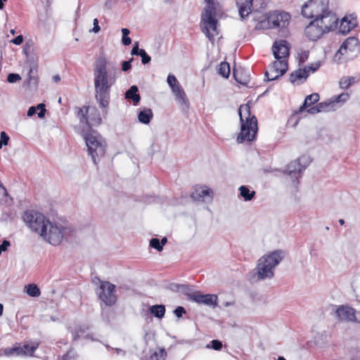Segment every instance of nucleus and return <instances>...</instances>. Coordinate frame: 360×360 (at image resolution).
<instances>
[{"instance_id":"052dcab7","label":"nucleus","mask_w":360,"mask_h":360,"mask_svg":"<svg viewBox=\"0 0 360 360\" xmlns=\"http://www.w3.org/2000/svg\"><path fill=\"white\" fill-rule=\"evenodd\" d=\"M23 41V37L22 35H18L15 38L11 40V42L15 45H20Z\"/></svg>"},{"instance_id":"e2e57ef3","label":"nucleus","mask_w":360,"mask_h":360,"mask_svg":"<svg viewBox=\"0 0 360 360\" xmlns=\"http://www.w3.org/2000/svg\"><path fill=\"white\" fill-rule=\"evenodd\" d=\"M37 112V108H35L34 106H32L29 108L28 111H27V116L29 117H32V115H34Z\"/></svg>"},{"instance_id":"a211bd4d","label":"nucleus","mask_w":360,"mask_h":360,"mask_svg":"<svg viewBox=\"0 0 360 360\" xmlns=\"http://www.w3.org/2000/svg\"><path fill=\"white\" fill-rule=\"evenodd\" d=\"M289 44L285 40L276 41L272 46V51L276 60H286L289 56Z\"/></svg>"},{"instance_id":"2eb2a0df","label":"nucleus","mask_w":360,"mask_h":360,"mask_svg":"<svg viewBox=\"0 0 360 360\" xmlns=\"http://www.w3.org/2000/svg\"><path fill=\"white\" fill-rule=\"evenodd\" d=\"M288 70V63L286 60L274 61L268 68L265 72V77L268 81L277 79L283 75Z\"/></svg>"},{"instance_id":"f8f14e48","label":"nucleus","mask_w":360,"mask_h":360,"mask_svg":"<svg viewBox=\"0 0 360 360\" xmlns=\"http://www.w3.org/2000/svg\"><path fill=\"white\" fill-rule=\"evenodd\" d=\"M240 18L245 19L252 10L257 11L266 6V0H236Z\"/></svg>"},{"instance_id":"49530a36","label":"nucleus","mask_w":360,"mask_h":360,"mask_svg":"<svg viewBox=\"0 0 360 360\" xmlns=\"http://www.w3.org/2000/svg\"><path fill=\"white\" fill-rule=\"evenodd\" d=\"M21 79V77L18 74L10 73L7 77V81L9 83H15Z\"/></svg>"},{"instance_id":"f03ea898","label":"nucleus","mask_w":360,"mask_h":360,"mask_svg":"<svg viewBox=\"0 0 360 360\" xmlns=\"http://www.w3.org/2000/svg\"><path fill=\"white\" fill-rule=\"evenodd\" d=\"M206 6L201 14L200 30L212 43L219 34L217 17L221 14L219 4L214 0H205Z\"/></svg>"},{"instance_id":"c756f323","label":"nucleus","mask_w":360,"mask_h":360,"mask_svg":"<svg viewBox=\"0 0 360 360\" xmlns=\"http://www.w3.org/2000/svg\"><path fill=\"white\" fill-rule=\"evenodd\" d=\"M91 108L89 107H83L79 108L77 112V116L79 118L80 123L83 127L86 128L89 127V124L88 123V120L86 117V114Z\"/></svg>"},{"instance_id":"6e6d98bb","label":"nucleus","mask_w":360,"mask_h":360,"mask_svg":"<svg viewBox=\"0 0 360 360\" xmlns=\"http://www.w3.org/2000/svg\"><path fill=\"white\" fill-rule=\"evenodd\" d=\"M174 313L178 318H180L183 316L184 314L186 313V310L182 307H178L177 308L175 309Z\"/></svg>"},{"instance_id":"423d86ee","label":"nucleus","mask_w":360,"mask_h":360,"mask_svg":"<svg viewBox=\"0 0 360 360\" xmlns=\"http://www.w3.org/2000/svg\"><path fill=\"white\" fill-rule=\"evenodd\" d=\"M70 233V230L69 228L52 222L49 219L48 223L46 224V227L43 229L39 236L50 244L57 245H59L63 239L66 238Z\"/></svg>"},{"instance_id":"603ef678","label":"nucleus","mask_w":360,"mask_h":360,"mask_svg":"<svg viewBox=\"0 0 360 360\" xmlns=\"http://www.w3.org/2000/svg\"><path fill=\"white\" fill-rule=\"evenodd\" d=\"M60 360H76L75 352L72 350H70L63 356L62 359Z\"/></svg>"},{"instance_id":"79ce46f5","label":"nucleus","mask_w":360,"mask_h":360,"mask_svg":"<svg viewBox=\"0 0 360 360\" xmlns=\"http://www.w3.org/2000/svg\"><path fill=\"white\" fill-rule=\"evenodd\" d=\"M239 75H240V73L238 72V71H237L234 69L233 70V77H234L236 81L241 84L246 85L248 82V78L247 77H245L244 78L240 77Z\"/></svg>"},{"instance_id":"8fccbe9b","label":"nucleus","mask_w":360,"mask_h":360,"mask_svg":"<svg viewBox=\"0 0 360 360\" xmlns=\"http://www.w3.org/2000/svg\"><path fill=\"white\" fill-rule=\"evenodd\" d=\"M35 108H37V110H39V112H38V117L39 118L44 117L46 111L45 105L44 103H39Z\"/></svg>"},{"instance_id":"9b49d317","label":"nucleus","mask_w":360,"mask_h":360,"mask_svg":"<svg viewBox=\"0 0 360 360\" xmlns=\"http://www.w3.org/2000/svg\"><path fill=\"white\" fill-rule=\"evenodd\" d=\"M329 0H309L302 7V14L307 18H315L329 11Z\"/></svg>"},{"instance_id":"bf43d9fd","label":"nucleus","mask_w":360,"mask_h":360,"mask_svg":"<svg viewBox=\"0 0 360 360\" xmlns=\"http://www.w3.org/2000/svg\"><path fill=\"white\" fill-rule=\"evenodd\" d=\"M93 24H94V27H93L91 32H93L94 33H98L100 31L101 27H100V26L98 25V20L97 18H95L94 20V23Z\"/></svg>"},{"instance_id":"4468645a","label":"nucleus","mask_w":360,"mask_h":360,"mask_svg":"<svg viewBox=\"0 0 360 360\" xmlns=\"http://www.w3.org/2000/svg\"><path fill=\"white\" fill-rule=\"evenodd\" d=\"M39 344L37 342H31L25 344L23 347H15L12 348H5L0 352V356L5 355L6 356H15L21 355L32 356L34 351L37 349Z\"/></svg>"},{"instance_id":"4c0bfd02","label":"nucleus","mask_w":360,"mask_h":360,"mask_svg":"<svg viewBox=\"0 0 360 360\" xmlns=\"http://www.w3.org/2000/svg\"><path fill=\"white\" fill-rule=\"evenodd\" d=\"M167 356V352L164 348H160L158 352H154L151 356L150 358L153 359V357L156 358V360H160V359H162L163 360H165Z\"/></svg>"},{"instance_id":"69168bd1","label":"nucleus","mask_w":360,"mask_h":360,"mask_svg":"<svg viewBox=\"0 0 360 360\" xmlns=\"http://www.w3.org/2000/svg\"><path fill=\"white\" fill-rule=\"evenodd\" d=\"M53 80L55 82H58L60 80V77L58 75H54L53 77Z\"/></svg>"},{"instance_id":"09e8293b","label":"nucleus","mask_w":360,"mask_h":360,"mask_svg":"<svg viewBox=\"0 0 360 360\" xmlns=\"http://www.w3.org/2000/svg\"><path fill=\"white\" fill-rule=\"evenodd\" d=\"M83 333H84V328H82V326L75 327V330L73 332L74 339L81 338Z\"/></svg>"},{"instance_id":"a18cd8bd","label":"nucleus","mask_w":360,"mask_h":360,"mask_svg":"<svg viewBox=\"0 0 360 360\" xmlns=\"http://www.w3.org/2000/svg\"><path fill=\"white\" fill-rule=\"evenodd\" d=\"M0 136H1V139H0V149H1L3 146L8 145V143L9 141V136L7 135V134L5 131H1Z\"/></svg>"},{"instance_id":"58836bf2","label":"nucleus","mask_w":360,"mask_h":360,"mask_svg":"<svg viewBox=\"0 0 360 360\" xmlns=\"http://www.w3.org/2000/svg\"><path fill=\"white\" fill-rule=\"evenodd\" d=\"M309 52L305 50H300L297 53V60L299 64L304 63L309 58Z\"/></svg>"},{"instance_id":"cd10ccee","label":"nucleus","mask_w":360,"mask_h":360,"mask_svg":"<svg viewBox=\"0 0 360 360\" xmlns=\"http://www.w3.org/2000/svg\"><path fill=\"white\" fill-rule=\"evenodd\" d=\"M148 310L158 319H162L165 314V307L162 304L152 305L149 307Z\"/></svg>"},{"instance_id":"2f4dec72","label":"nucleus","mask_w":360,"mask_h":360,"mask_svg":"<svg viewBox=\"0 0 360 360\" xmlns=\"http://www.w3.org/2000/svg\"><path fill=\"white\" fill-rule=\"evenodd\" d=\"M356 26L355 21H347L343 18L340 22V31L343 33H347Z\"/></svg>"},{"instance_id":"ea45409f","label":"nucleus","mask_w":360,"mask_h":360,"mask_svg":"<svg viewBox=\"0 0 360 360\" xmlns=\"http://www.w3.org/2000/svg\"><path fill=\"white\" fill-rule=\"evenodd\" d=\"M122 44L124 46H128L131 43V39L127 35L129 34V30L127 28H122Z\"/></svg>"},{"instance_id":"20e7f679","label":"nucleus","mask_w":360,"mask_h":360,"mask_svg":"<svg viewBox=\"0 0 360 360\" xmlns=\"http://www.w3.org/2000/svg\"><path fill=\"white\" fill-rule=\"evenodd\" d=\"M240 122V131L236 141L238 143L252 141L257 134V120L251 115L250 108L248 104L241 105L238 110Z\"/></svg>"},{"instance_id":"393cba45","label":"nucleus","mask_w":360,"mask_h":360,"mask_svg":"<svg viewBox=\"0 0 360 360\" xmlns=\"http://www.w3.org/2000/svg\"><path fill=\"white\" fill-rule=\"evenodd\" d=\"M319 100V95L316 93L311 94L307 96L302 106L300 108V112H302L306 110L309 107H310L312 104L316 103Z\"/></svg>"},{"instance_id":"f257e3e1","label":"nucleus","mask_w":360,"mask_h":360,"mask_svg":"<svg viewBox=\"0 0 360 360\" xmlns=\"http://www.w3.org/2000/svg\"><path fill=\"white\" fill-rule=\"evenodd\" d=\"M115 72L108 71L107 60L103 56L96 58L94 68V83L95 98L101 108H108L110 98V89L115 83Z\"/></svg>"},{"instance_id":"9d476101","label":"nucleus","mask_w":360,"mask_h":360,"mask_svg":"<svg viewBox=\"0 0 360 360\" xmlns=\"http://www.w3.org/2000/svg\"><path fill=\"white\" fill-rule=\"evenodd\" d=\"M22 219L30 229L39 235L46 227L49 220L44 215L34 210L25 211L22 214Z\"/></svg>"},{"instance_id":"338daca9","label":"nucleus","mask_w":360,"mask_h":360,"mask_svg":"<svg viewBox=\"0 0 360 360\" xmlns=\"http://www.w3.org/2000/svg\"><path fill=\"white\" fill-rule=\"evenodd\" d=\"M95 123L100 124L101 122V118L100 115H98L95 119H94Z\"/></svg>"},{"instance_id":"a878e982","label":"nucleus","mask_w":360,"mask_h":360,"mask_svg":"<svg viewBox=\"0 0 360 360\" xmlns=\"http://www.w3.org/2000/svg\"><path fill=\"white\" fill-rule=\"evenodd\" d=\"M139 89L136 86H131L125 93V98L131 99L134 105H136L141 99L140 95L138 94Z\"/></svg>"},{"instance_id":"de8ad7c7","label":"nucleus","mask_w":360,"mask_h":360,"mask_svg":"<svg viewBox=\"0 0 360 360\" xmlns=\"http://www.w3.org/2000/svg\"><path fill=\"white\" fill-rule=\"evenodd\" d=\"M140 56L141 57V62L143 65L148 63L151 60L150 57L144 49H141Z\"/></svg>"},{"instance_id":"7c9ffc66","label":"nucleus","mask_w":360,"mask_h":360,"mask_svg":"<svg viewBox=\"0 0 360 360\" xmlns=\"http://www.w3.org/2000/svg\"><path fill=\"white\" fill-rule=\"evenodd\" d=\"M25 292L30 297H37L41 294L39 288L35 284H29L25 286Z\"/></svg>"},{"instance_id":"f704fd0d","label":"nucleus","mask_w":360,"mask_h":360,"mask_svg":"<svg viewBox=\"0 0 360 360\" xmlns=\"http://www.w3.org/2000/svg\"><path fill=\"white\" fill-rule=\"evenodd\" d=\"M355 82V78L353 77H343L339 82L341 89H346Z\"/></svg>"},{"instance_id":"c85d7f7f","label":"nucleus","mask_w":360,"mask_h":360,"mask_svg":"<svg viewBox=\"0 0 360 360\" xmlns=\"http://www.w3.org/2000/svg\"><path fill=\"white\" fill-rule=\"evenodd\" d=\"M153 117V112L150 109H144L138 115L139 121L143 124H148Z\"/></svg>"},{"instance_id":"7ed1b4c3","label":"nucleus","mask_w":360,"mask_h":360,"mask_svg":"<svg viewBox=\"0 0 360 360\" xmlns=\"http://www.w3.org/2000/svg\"><path fill=\"white\" fill-rule=\"evenodd\" d=\"M285 256V252L281 250H276L263 255L257 262L252 279L262 281L271 278L274 275V269L284 259Z\"/></svg>"},{"instance_id":"6ab92c4d","label":"nucleus","mask_w":360,"mask_h":360,"mask_svg":"<svg viewBox=\"0 0 360 360\" xmlns=\"http://www.w3.org/2000/svg\"><path fill=\"white\" fill-rule=\"evenodd\" d=\"M191 198L195 200L210 202L213 198V192L207 186H199L192 193Z\"/></svg>"},{"instance_id":"b1692460","label":"nucleus","mask_w":360,"mask_h":360,"mask_svg":"<svg viewBox=\"0 0 360 360\" xmlns=\"http://www.w3.org/2000/svg\"><path fill=\"white\" fill-rule=\"evenodd\" d=\"M167 82L173 94L183 89L181 85L174 75L169 74L167 76Z\"/></svg>"},{"instance_id":"dca6fc26","label":"nucleus","mask_w":360,"mask_h":360,"mask_svg":"<svg viewBox=\"0 0 360 360\" xmlns=\"http://www.w3.org/2000/svg\"><path fill=\"white\" fill-rule=\"evenodd\" d=\"M314 20L318 21V24H319L320 27L326 33L336 27L338 19L336 15L329 10L321 14V15L317 18H315Z\"/></svg>"},{"instance_id":"6e6552de","label":"nucleus","mask_w":360,"mask_h":360,"mask_svg":"<svg viewBox=\"0 0 360 360\" xmlns=\"http://www.w3.org/2000/svg\"><path fill=\"white\" fill-rule=\"evenodd\" d=\"M360 51L359 40L356 37H348L340 46L335 55V60L342 63L355 58Z\"/></svg>"},{"instance_id":"39448f33","label":"nucleus","mask_w":360,"mask_h":360,"mask_svg":"<svg viewBox=\"0 0 360 360\" xmlns=\"http://www.w3.org/2000/svg\"><path fill=\"white\" fill-rule=\"evenodd\" d=\"M290 18L288 13L273 11L269 13L264 20L260 21L257 27L261 29H276L281 32L283 35H285Z\"/></svg>"},{"instance_id":"c03bdc74","label":"nucleus","mask_w":360,"mask_h":360,"mask_svg":"<svg viewBox=\"0 0 360 360\" xmlns=\"http://www.w3.org/2000/svg\"><path fill=\"white\" fill-rule=\"evenodd\" d=\"M150 246L158 251H162V248L161 246V244L160 243V240L158 238H152L150 240Z\"/></svg>"},{"instance_id":"e433bc0d","label":"nucleus","mask_w":360,"mask_h":360,"mask_svg":"<svg viewBox=\"0 0 360 360\" xmlns=\"http://www.w3.org/2000/svg\"><path fill=\"white\" fill-rule=\"evenodd\" d=\"M176 290L186 295L188 299H190L191 295L194 292V290L188 285L178 284L176 285Z\"/></svg>"},{"instance_id":"3c124183","label":"nucleus","mask_w":360,"mask_h":360,"mask_svg":"<svg viewBox=\"0 0 360 360\" xmlns=\"http://www.w3.org/2000/svg\"><path fill=\"white\" fill-rule=\"evenodd\" d=\"M211 347L214 350H219L222 347V343L217 340H214L211 342ZM207 348H210V346L209 345H207Z\"/></svg>"},{"instance_id":"0e129e2a","label":"nucleus","mask_w":360,"mask_h":360,"mask_svg":"<svg viewBox=\"0 0 360 360\" xmlns=\"http://www.w3.org/2000/svg\"><path fill=\"white\" fill-rule=\"evenodd\" d=\"M167 241V239L166 237H164L163 238H162L161 240H160V243L162 248H163V246L166 244Z\"/></svg>"},{"instance_id":"1a4fd4ad","label":"nucleus","mask_w":360,"mask_h":360,"mask_svg":"<svg viewBox=\"0 0 360 360\" xmlns=\"http://www.w3.org/2000/svg\"><path fill=\"white\" fill-rule=\"evenodd\" d=\"M310 158L307 155H302L297 159L290 162L285 169V174L288 175L295 186H297V180L302 176L304 170L310 163Z\"/></svg>"},{"instance_id":"f3484780","label":"nucleus","mask_w":360,"mask_h":360,"mask_svg":"<svg viewBox=\"0 0 360 360\" xmlns=\"http://www.w3.org/2000/svg\"><path fill=\"white\" fill-rule=\"evenodd\" d=\"M335 314L340 321L360 323V312L356 313L353 308L340 306L336 309Z\"/></svg>"},{"instance_id":"0eeeda50","label":"nucleus","mask_w":360,"mask_h":360,"mask_svg":"<svg viewBox=\"0 0 360 360\" xmlns=\"http://www.w3.org/2000/svg\"><path fill=\"white\" fill-rule=\"evenodd\" d=\"M86 145L94 164L97 163L105 154V144L101 136L95 131H91L84 136Z\"/></svg>"},{"instance_id":"bb28decb","label":"nucleus","mask_w":360,"mask_h":360,"mask_svg":"<svg viewBox=\"0 0 360 360\" xmlns=\"http://www.w3.org/2000/svg\"><path fill=\"white\" fill-rule=\"evenodd\" d=\"M217 296L215 295L206 294L203 295L201 304L215 308L217 305Z\"/></svg>"},{"instance_id":"5fc2aeb1","label":"nucleus","mask_w":360,"mask_h":360,"mask_svg":"<svg viewBox=\"0 0 360 360\" xmlns=\"http://www.w3.org/2000/svg\"><path fill=\"white\" fill-rule=\"evenodd\" d=\"M131 60H133V58H131L129 60L124 61L122 63V71L126 72V71H128L129 70L131 69Z\"/></svg>"},{"instance_id":"c9c22d12","label":"nucleus","mask_w":360,"mask_h":360,"mask_svg":"<svg viewBox=\"0 0 360 360\" xmlns=\"http://www.w3.org/2000/svg\"><path fill=\"white\" fill-rule=\"evenodd\" d=\"M349 98V95L347 93H342L340 94L339 96H334L330 98L331 101L333 102V105L335 106L338 103H345Z\"/></svg>"},{"instance_id":"13d9d810","label":"nucleus","mask_w":360,"mask_h":360,"mask_svg":"<svg viewBox=\"0 0 360 360\" xmlns=\"http://www.w3.org/2000/svg\"><path fill=\"white\" fill-rule=\"evenodd\" d=\"M32 71H33L32 68H30V70H29V72H28V77H29L28 82H29V84L33 83L34 84H37V78L34 76L32 75Z\"/></svg>"},{"instance_id":"4be33fe9","label":"nucleus","mask_w":360,"mask_h":360,"mask_svg":"<svg viewBox=\"0 0 360 360\" xmlns=\"http://www.w3.org/2000/svg\"><path fill=\"white\" fill-rule=\"evenodd\" d=\"M238 198L243 199L244 201H250L255 196V191L254 190H251V188L248 186H240L238 188Z\"/></svg>"},{"instance_id":"473e14b6","label":"nucleus","mask_w":360,"mask_h":360,"mask_svg":"<svg viewBox=\"0 0 360 360\" xmlns=\"http://www.w3.org/2000/svg\"><path fill=\"white\" fill-rule=\"evenodd\" d=\"M230 65L226 62H221L217 69L218 74L224 78H228L230 75Z\"/></svg>"},{"instance_id":"5701e85b","label":"nucleus","mask_w":360,"mask_h":360,"mask_svg":"<svg viewBox=\"0 0 360 360\" xmlns=\"http://www.w3.org/2000/svg\"><path fill=\"white\" fill-rule=\"evenodd\" d=\"M174 96L175 97L176 101L180 105L181 108H182L184 110H187L188 108L189 101L186 96V94L184 89H181L180 91L174 94Z\"/></svg>"},{"instance_id":"864d4df0","label":"nucleus","mask_w":360,"mask_h":360,"mask_svg":"<svg viewBox=\"0 0 360 360\" xmlns=\"http://www.w3.org/2000/svg\"><path fill=\"white\" fill-rule=\"evenodd\" d=\"M11 243L8 240H4L2 243L0 245V255L3 252L7 250L8 248L10 246Z\"/></svg>"},{"instance_id":"680f3d73","label":"nucleus","mask_w":360,"mask_h":360,"mask_svg":"<svg viewBox=\"0 0 360 360\" xmlns=\"http://www.w3.org/2000/svg\"><path fill=\"white\" fill-rule=\"evenodd\" d=\"M307 109V112L309 114L314 115L319 112L318 105H316V106L309 107Z\"/></svg>"},{"instance_id":"37998d69","label":"nucleus","mask_w":360,"mask_h":360,"mask_svg":"<svg viewBox=\"0 0 360 360\" xmlns=\"http://www.w3.org/2000/svg\"><path fill=\"white\" fill-rule=\"evenodd\" d=\"M190 300L195 302L198 304H201V300L203 297V295L200 294L199 291H194L192 295H190Z\"/></svg>"},{"instance_id":"774afa93","label":"nucleus","mask_w":360,"mask_h":360,"mask_svg":"<svg viewBox=\"0 0 360 360\" xmlns=\"http://www.w3.org/2000/svg\"><path fill=\"white\" fill-rule=\"evenodd\" d=\"M115 350H116L117 354H122L123 355L124 354V352L120 349H115Z\"/></svg>"},{"instance_id":"a19ab883","label":"nucleus","mask_w":360,"mask_h":360,"mask_svg":"<svg viewBox=\"0 0 360 360\" xmlns=\"http://www.w3.org/2000/svg\"><path fill=\"white\" fill-rule=\"evenodd\" d=\"M321 63L319 61L311 63L310 65L305 66L304 68L307 69V72L309 75L310 73H314L320 68Z\"/></svg>"},{"instance_id":"4d7b16f0","label":"nucleus","mask_w":360,"mask_h":360,"mask_svg":"<svg viewBox=\"0 0 360 360\" xmlns=\"http://www.w3.org/2000/svg\"><path fill=\"white\" fill-rule=\"evenodd\" d=\"M131 54L133 56H140L141 49H139V42H135L134 47L131 51Z\"/></svg>"},{"instance_id":"72a5a7b5","label":"nucleus","mask_w":360,"mask_h":360,"mask_svg":"<svg viewBox=\"0 0 360 360\" xmlns=\"http://www.w3.org/2000/svg\"><path fill=\"white\" fill-rule=\"evenodd\" d=\"M319 107V112H329L335 110V106L333 105L331 100L326 102H321L317 104Z\"/></svg>"},{"instance_id":"aec40b11","label":"nucleus","mask_w":360,"mask_h":360,"mask_svg":"<svg viewBox=\"0 0 360 360\" xmlns=\"http://www.w3.org/2000/svg\"><path fill=\"white\" fill-rule=\"evenodd\" d=\"M317 22L313 20L305 28V34L311 41L319 39L326 33Z\"/></svg>"},{"instance_id":"ddd939ff","label":"nucleus","mask_w":360,"mask_h":360,"mask_svg":"<svg viewBox=\"0 0 360 360\" xmlns=\"http://www.w3.org/2000/svg\"><path fill=\"white\" fill-rule=\"evenodd\" d=\"M115 285L108 281H100L98 297L106 305L111 306L117 301Z\"/></svg>"},{"instance_id":"412c9836","label":"nucleus","mask_w":360,"mask_h":360,"mask_svg":"<svg viewBox=\"0 0 360 360\" xmlns=\"http://www.w3.org/2000/svg\"><path fill=\"white\" fill-rule=\"evenodd\" d=\"M308 76L307 69L300 68L292 72L290 79L292 83L301 84L306 80Z\"/></svg>"}]
</instances>
